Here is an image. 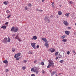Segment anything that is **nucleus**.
Listing matches in <instances>:
<instances>
[{"label":"nucleus","instance_id":"393cba45","mask_svg":"<svg viewBox=\"0 0 76 76\" xmlns=\"http://www.w3.org/2000/svg\"><path fill=\"white\" fill-rule=\"evenodd\" d=\"M61 38H62V39H64V38H66V36H65V35H63Z\"/></svg>","mask_w":76,"mask_h":76},{"label":"nucleus","instance_id":"473e14b6","mask_svg":"<svg viewBox=\"0 0 76 76\" xmlns=\"http://www.w3.org/2000/svg\"><path fill=\"white\" fill-rule=\"evenodd\" d=\"M5 72L6 73H7V72H9V69H6L5 70Z\"/></svg>","mask_w":76,"mask_h":76},{"label":"nucleus","instance_id":"4be33fe9","mask_svg":"<svg viewBox=\"0 0 76 76\" xmlns=\"http://www.w3.org/2000/svg\"><path fill=\"white\" fill-rule=\"evenodd\" d=\"M69 4H73V2L71 1H69Z\"/></svg>","mask_w":76,"mask_h":76},{"label":"nucleus","instance_id":"a18cd8bd","mask_svg":"<svg viewBox=\"0 0 76 76\" xmlns=\"http://www.w3.org/2000/svg\"><path fill=\"white\" fill-rule=\"evenodd\" d=\"M42 73L43 74H44V73H45V71H44V70H43L42 72Z\"/></svg>","mask_w":76,"mask_h":76},{"label":"nucleus","instance_id":"f704fd0d","mask_svg":"<svg viewBox=\"0 0 76 76\" xmlns=\"http://www.w3.org/2000/svg\"><path fill=\"white\" fill-rule=\"evenodd\" d=\"M63 60H61L59 61V62L60 63H62L63 62Z\"/></svg>","mask_w":76,"mask_h":76},{"label":"nucleus","instance_id":"aec40b11","mask_svg":"<svg viewBox=\"0 0 76 76\" xmlns=\"http://www.w3.org/2000/svg\"><path fill=\"white\" fill-rule=\"evenodd\" d=\"M58 14L59 15H61L62 14V13L60 11H58Z\"/></svg>","mask_w":76,"mask_h":76},{"label":"nucleus","instance_id":"c85d7f7f","mask_svg":"<svg viewBox=\"0 0 76 76\" xmlns=\"http://www.w3.org/2000/svg\"><path fill=\"white\" fill-rule=\"evenodd\" d=\"M51 67V64H49L48 66H47V68H50Z\"/></svg>","mask_w":76,"mask_h":76},{"label":"nucleus","instance_id":"a211bd4d","mask_svg":"<svg viewBox=\"0 0 76 76\" xmlns=\"http://www.w3.org/2000/svg\"><path fill=\"white\" fill-rule=\"evenodd\" d=\"M7 42H10V39L9 37L8 38V39L7 38Z\"/></svg>","mask_w":76,"mask_h":76},{"label":"nucleus","instance_id":"de8ad7c7","mask_svg":"<svg viewBox=\"0 0 76 76\" xmlns=\"http://www.w3.org/2000/svg\"><path fill=\"white\" fill-rule=\"evenodd\" d=\"M7 13H9V12H10V11H9V10H7Z\"/></svg>","mask_w":76,"mask_h":76},{"label":"nucleus","instance_id":"79ce46f5","mask_svg":"<svg viewBox=\"0 0 76 76\" xmlns=\"http://www.w3.org/2000/svg\"><path fill=\"white\" fill-rule=\"evenodd\" d=\"M8 23H9V22H7L5 23V25H8Z\"/></svg>","mask_w":76,"mask_h":76},{"label":"nucleus","instance_id":"4d7b16f0","mask_svg":"<svg viewBox=\"0 0 76 76\" xmlns=\"http://www.w3.org/2000/svg\"><path fill=\"white\" fill-rule=\"evenodd\" d=\"M18 39V40H19L20 39H19V38H18V39Z\"/></svg>","mask_w":76,"mask_h":76},{"label":"nucleus","instance_id":"a19ab883","mask_svg":"<svg viewBox=\"0 0 76 76\" xmlns=\"http://www.w3.org/2000/svg\"><path fill=\"white\" fill-rule=\"evenodd\" d=\"M23 62L24 63H26V62H27V61H26V60H24Z\"/></svg>","mask_w":76,"mask_h":76},{"label":"nucleus","instance_id":"603ef678","mask_svg":"<svg viewBox=\"0 0 76 76\" xmlns=\"http://www.w3.org/2000/svg\"><path fill=\"white\" fill-rule=\"evenodd\" d=\"M36 62H37V61H34V63H36Z\"/></svg>","mask_w":76,"mask_h":76},{"label":"nucleus","instance_id":"1a4fd4ad","mask_svg":"<svg viewBox=\"0 0 76 76\" xmlns=\"http://www.w3.org/2000/svg\"><path fill=\"white\" fill-rule=\"evenodd\" d=\"M37 39V36H33V38H31V39L32 40H33V39H34V40H36Z\"/></svg>","mask_w":76,"mask_h":76},{"label":"nucleus","instance_id":"4c0bfd02","mask_svg":"<svg viewBox=\"0 0 76 76\" xmlns=\"http://www.w3.org/2000/svg\"><path fill=\"white\" fill-rule=\"evenodd\" d=\"M15 58H16V60H19V58H20L17 57Z\"/></svg>","mask_w":76,"mask_h":76},{"label":"nucleus","instance_id":"f8f14e48","mask_svg":"<svg viewBox=\"0 0 76 76\" xmlns=\"http://www.w3.org/2000/svg\"><path fill=\"white\" fill-rule=\"evenodd\" d=\"M65 32L66 35H69V33H70V31H65Z\"/></svg>","mask_w":76,"mask_h":76},{"label":"nucleus","instance_id":"09e8293b","mask_svg":"<svg viewBox=\"0 0 76 76\" xmlns=\"http://www.w3.org/2000/svg\"><path fill=\"white\" fill-rule=\"evenodd\" d=\"M31 76H35V75L34 74H32L31 75Z\"/></svg>","mask_w":76,"mask_h":76},{"label":"nucleus","instance_id":"7ed1b4c3","mask_svg":"<svg viewBox=\"0 0 76 76\" xmlns=\"http://www.w3.org/2000/svg\"><path fill=\"white\" fill-rule=\"evenodd\" d=\"M44 20L45 22H48V23H50V19H49L47 17H45Z\"/></svg>","mask_w":76,"mask_h":76},{"label":"nucleus","instance_id":"f03ea898","mask_svg":"<svg viewBox=\"0 0 76 76\" xmlns=\"http://www.w3.org/2000/svg\"><path fill=\"white\" fill-rule=\"evenodd\" d=\"M11 31H13V32H16L18 31V27H13L11 29Z\"/></svg>","mask_w":76,"mask_h":76},{"label":"nucleus","instance_id":"052dcab7","mask_svg":"<svg viewBox=\"0 0 76 76\" xmlns=\"http://www.w3.org/2000/svg\"><path fill=\"white\" fill-rule=\"evenodd\" d=\"M53 17V16H52V17Z\"/></svg>","mask_w":76,"mask_h":76},{"label":"nucleus","instance_id":"c9c22d12","mask_svg":"<svg viewBox=\"0 0 76 76\" xmlns=\"http://www.w3.org/2000/svg\"><path fill=\"white\" fill-rule=\"evenodd\" d=\"M41 64L42 65V66H44V63L42 62L41 63Z\"/></svg>","mask_w":76,"mask_h":76},{"label":"nucleus","instance_id":"2f4dec72","mask_svg":"<svg viewBox=\"0 0 76 76\" xmlns=\"http://www.w3.org/2000/svg\"><path fill=\"white\" fill-rule=\"evenodd\" d=\"M56 51V50L55 49H53L51 51V53H54Z\"/></svg>","mask_w":76,"mask_h":76},{"label":"nucleus","instance_id":"bf43d9fd","mask_svg":"<svg viewBox=\"0 0 76 76\" xmlns=\"http://www.w3.org/2000/svg\"><path fill=\"white\" fill-rule=\"evenodd\" d=\"M59 75H61V74L59 73Z\"/></svg>","mask_w":76,"mask_h":76},{"label":"nucleus","instance_id":"cd10ccee","mask_svg":"<svg viewBox=\"0 0 76 76\" xmlns=\"http://www.w3.org/2000/svg\"><path fill=\"white\" fill-rule=\"evenodd\" d=\"M12 52H15V49L14 48H13L12 49Z\"/></svg>","mask_w":76,"mask_h":76},{"label":"nucleus","instance_id":"9d476101","mask_svg":"<svg viewBox=\"0 0 76 76\" xmlns=\"http://www.w3.org/2000/svg\"><path fill=\"white\" fill-rule=\"evenodd\" d=\"M42 41H44L45 42H48V41H47V39H46V38H42Z\"/></svg>","mask_w":76,"mask_h":76},{"label":"nucleus","instance_id":"9b49d317","mask_svg":"<svg viewBox=\"0 0 76 76\" xmlns=\"http://www.w3.org/2000/svg\"><path fill=\"white\" fill-rule=\"evenodd\" d=\"M45 45L46 46V47L47 48H48V42H46L45 43Z\"/></svg>","mask_w":76,"mask_h":76},{"label":"nucleus","instance_id":"ea45409f","mask_svg":"<svg viewBox=\"0 0 76 76\" xmlns=\"http://www.w3.org/2000/svg\"><path fill=\"white\" fill-rule=\"evenodd\" d=\"M10 16H11V15H8L7 17V18H8V19L9 18H10Z\"/></svg>","mask_w":76,"mask_h":76},{"label":"nucleus","instance_id":"5701e85b","mask_svg":"<svg viewBox=\"0 0 76 76\" xmlns=\"http://www.w3.org/2000/svg\"><path fill=\"white\" fill-rule=\"evenodd\" d=\"M26 66H23L22 67V69H23V70H25V69H26Z\"/></svg>","mask_w":76,"mask_h":76},{"label":"nucleus","instance_id":"f257e3e1","mask_svg":"<svg viewBox=\"0 0 76 76\" xmlns=\"http://www.w3.org/2000/svg\"><path fill=\"white\" fill-rule=\"evenodd\" d=\"M31 71L34 72L36 73L37 75H38V72H39L38 70L37 69V67L35 66H34V68H32L31 69Z\"/></svg>","mask_w":76,"mask_h":76},{"label":"nucleus","instance_id":"412c9836","mask_svg":"<svg viewBox=\"0 0 76 76\" xmlns=\"http://www.w3.org/2000/svg\"><path fill=\"white\" fill-rule=\"evenodd\" d=\"M29 9V7H27V6H26V7H25V9L24 10H27Z\"/></svg>","mask_w":76,"mask_h":76},{"label":"nucleus","instance_id":"bb28decb","mask_svg":"<svg viewBox=\"0 0 76 76\" xmlns=\"http://www.w3.org/2000/svg\"><path fill=\"white\" fill-rule=\"evenodd\" d=\"M62 41L63 42H66V41H67V39H63L62 40Z\"/></svg>","mask_w":76,"mask_h":76},{"label":"nucleus","instance_id":"13d9d810","mask_svg":"<svg viewBox=\"0 0 76 76\" xmlns=\"http://www.w3.org/2000/svg\"><path fill=\"white\" fill-rule=\"evenodd\" d=\"M59 6H60V7H61V5H59Z\"/></svg>","mask_w":76,"mask_h":76},{"label":"nucleus","instance_id":"58836bf2","mask_svg":"<svg viewBox=\"0 0 76 76\" xmlns=\"http://www.w3.org/2000/svg\"><path fill=\"white\" fill-rule=\"evenodd\" d=\"M53 49V48H51V49H50L49 50H50V51H52Z\"/></svg>","mask_w":76,"mask_h":76},{"label":"nucleus","instance_id":"dca6fc26","mask_svg":"<svg viewBox=\"0 0 76 76\" xmlns=\"http://www.w3.org/2000/svg\"><path fill=\"white\" fill-rule=\"evenodd\" d=\"M70 15V13H67L65 14V16H67V17H69V15Z\"/></svg>","mask_w":76,"mask_h":76},{"label":"nucleus","instance_id":"b1692460","mask_svg":"<svg viewBox=\"0 0 76 76\" xmlns=\"http://www.w3.org/2000/svg\"><path fill=\"white\" fill-rule=\"evenodd\" d=\"M62 57V56L60 55V54H59L58 55V58H61Z\"/></svg>","mask_w":76,"mask_h":76},{"label":"nucleus","instance_id":"ddd939ff","mask_svg":"<svg viewBox=\"0 0 76 76\" xmlns=\"http://www.w3.org/2000/svg\"><path fill=\"white\" fill-rule=\"evenodd\" d=\"M56 73V71H54L53 72L51 73V76H53L54 74H55Z\"/></svg>","mask_w":76,"mask_h":76},{"label":"nucleus","instance_id":"e2e57ef3","mask_svg":"<svg viewBox=\"0 0 76 76\" xmlns=\"http://www.w3.org/2000/svg\"><path fill=\"white\" fill-rule=\"evenodd\" d=\"M74 55H75V54H74Z\"/></svg>","mask_w":76,"mask_h":76},{"label":"nucleus","instance_id":"4468645a","mask_svg":"<svg viewBox=\"0 0 76 76\" xmlns=\"http://www.w3.org/2000/svg\"><path fill=\"white\" fill-rule=\"evenodd\" d=\"M3 62L4 63H5V64H7V63H8V61H7V60H5L3 61Z\"/></svg>","mask_w":76,"mask_h":76},{"label":"nucleus","instance_id":"6e6d98bb","mask_svg":"<svg viewBox=\"0 0 76 76\" xmlns=\"http://www.w3.org/2000/svg\"><path fill=\"white\" fill-rule=\"evenodd\" d=\"M58 75H57V74H56V76H58Z\"/></svg>","mask_w":76,"mask_h":76},{"label":"nucleus","instance_id":"49530a36","mask_svg":"<svg viewBox=\"0 0 76 76\" xmlns=\"http://www.w3.org/2000/svg\"><path fill=\"white\" fill-rule=\"evenodd\" d=\"M68 29H71V27H67Z\"/></svg>","mask_w":76,"mask_h":76},{"label":"nucleus","instance_id":"a878e982","mask_svg":"<svg viewBox=\"0 0 76 76\" xmlns=\"http://www.w3.org/2000/svg\"><path fill=\"white\" fill-rule=\"evenodd\" d=\"M58 54V52H57L55 53V56H57Z\"/></svg>","mask_w":76,"mask_h":76},{"label":"nucleus","instance_id":"c03bdc74","mask_svg":"<svg viewBox=\"0 0 76 76\" xmlns=\"http://www.w3.org/2000/svg\"><path fill=\"white\" fill-rule=\"evenodd\" d=\"M39 45H37L36 46L37 48H39Z\"/></svg>","mask_w":76,"mask_h":76},{"label":"nucleus","instance_id":"8fccbe9b","mask_svg":"<svg viewBox=\"0 0 76 76\" xmlns=\"http://www.w3.org/2000/svg\"><path fill=\"white\" fill-rule=\"evenodd\" d=\"M39 12H43V10H39Z\"/></svg>","mask_w":76,"mask_h":76},{"label":"nucleus","instance_id":"864d4df0","mask_svg":"<svg viewBox=\"0 0 76 76\" xmlns=\"http://www.w3.org/2000/svg\"><path fill=\"white\" fill-rule=\"evenodd\" d=\"M44 1H45V0H42V2H44Z\"/></svg>","mask_w":76,"mask_h":76},{"label":"nucleus","instance_id":"0eeeda50","mask_svg":"<svg viewBox=\"0 0 76 76\" xmlns=\"http://www.w3.org/2000/svg\"><path fill=\"white\" fill-rule=\"evenodd\" d=\"M36 44V43H31V45L32 46V47H33V48H34V49H35L36 48H35V45Z\"/></svg>","mask_w":76,"mask_h":76},{"label":"nucleus","instance_id":"6e6552de","mask_svg":"<svg viewBox=\"0 0 76 76\" xmlns=\"http://www.w3.org/2000/svg\"><path fill=\"white\" fill-rule=\"evenodd\" d=\"M7 37L4 38L3 40V42L4 43H7Z\"/></svg>","mask_w":76,"mask_h":76},{"label":"nucleus","instance_id":"f3484780","mask_svg":"<svg viewBox=\"0 0 76 76\" xmlns=\"http://www.w3.org/2000/svg\"><path fill=\"white\" fill-rule=\"evenodd\" d=\"M6 27H7L6 26H2L1 27V28H3L4 29H5L6 28Z\"/></svg>","mask_w":76,"mask_h":76},{"label":"nucleus","instance_id":"39448f33","mask_svg":"<svg viewBox=\"0 0 76 76\" xmlns=\"http://www.w3.org/2000/svg\"><path fill=\"white\" fill-rule=\"evenodd\" d=\"M21 54V53H20L15 54L14 56L15 58H17V57H18L20 56Z\"/></svg>","mask_w":76,"mask_h":76},{"label":"nucleus","instance_id":"37998d69","mask_svg":"<svg viewBox=\"0 0 76 76\" xmlns=\"http://www.w3.org/2000/svg\"><path fill=\"white\" fill-rule=\"evenodd\" d=\"M72 53H73V54H75V50H73L72 51Z\"/></svg>","mask_w":76,"mask_h":76},{"label":"nucleus","instance_id":"3c124183","mask_svg":"<svg viewBox=\"0 0 76 76\" xmlns=\"http://www.w3.org/2000/svg\"><path fill=\"white\" fill-rule=\"evenodd\" d=\"M58 59V57H56V60H57Z\"/></svg>","mask_w":76,"mask_h":76},{"label":"nucleus","instance_id":"5fc2aeb1","mask_svg":"<svg viewBox=\"0 0 76 76\" xmlns=\"http://www.w3.org/2000/svg\"><path fill=\"white\" fill-rule=\"evenodd\" d=\"M19 42H22V41L20 40V39L19 40Z\"/></svg>","mask_w":76,"mask_h":76},{"label":"nucleus","instance_id":"20e7f679","mask_svg":"<svg viewBox=\"0 0 76 76\" xmlns=\"http://www.w3.org/2000/svg\"><path fill=\"white\" fill-rule=\"evenodd\" d=\"M48 62L49 64H50L51 66H52L53 67L54 66V63L51 62V60H48Z\"/></svg>","mask_w":76,"mask_h":76},{"label":"nucleus","instance_id":"c756f323","mask_svg":"<svg viewBox=\"0 0 76 76\" xmlns=\"http://www.w3.org/2000/svg\"><path fill=\"white\" fill-rule=\"evenodd\" d=\"M52 7H54V2H53L52 4Z\"/></svg>","mask_w":76,"mask_h":76},{"label":"nucleus","instance_id":"680f3d73","mask_svg":"<svg viewBox=\"0 0 76 76\" xmlns=\"http://www.w3.org/2000/svg\"><path fill=\"white\" fill-rule=\"evenodd\" d=\"M31 54H32V53H31Z\"/></svg>","mask_w":76,"mask_h":76},{"label":"nucleus","instance_id":"e433bc0d","mask_svg":"<svg viewBox=\"0 0 76 76\" xmlns=\"http://www.w3.org/2000/svg\"><path fill=\"white\" fill-rule=\"evenodd\" d=\"M36 11H37V12H39L40 10H39L38 9V8H37L36 10Z\"/></svg>","mask_w":76,"mask_h":76},{"label":"nucleus","instance_id":"72a5a7b5","mask_svg":"<svg viewBox=\"0 0 76 76\" xmlns=\"http://www.w3.org/2000/svg\"><path fill=\"white\" fill-rule=\"evenodd\" d=\"M66 54H68V55H69V54H70V51H68L67 52Z\"/></svg>","mask_w":76,"mask_h":76},{"label":"nucleus","instance_id":"6ab92c4d","mask_svg":"<svg viewBox=\"0 0 76 76\" xmlns=\"http://www.w3.org/2000/svg\"><path fill=\"white\" fill-rule=\"evenodd\" d=\"M4 4H5V5H7V4H8V3L7 1H4Z\"/></svg>","mask_w":76,"mask_h":76},{"label":"nucleus","instance_id":"7c9ffc66","mask_svg":"<svg viewBox=\"0 0 76 76\" xmlns=\"http://www.w3.org/2000/svg\"><path fill=\"white\" fill-rule=\"evenodd\" d=\"M15 38V39H18V38H19V36L17 35Z\"/></svg>","mask_w":76,"mask_h":76},{"label":"nucleus","instance_id":"423d86ee","mask_svg":"<svg viewBox=\"0 0 76 76\" xmlns=\"http://www.w3.org/2000/svg\"><path fill=\"white\" fill-rule=\"evenodd\" d=\"M63 23L65 26H68L69 25V23L67 22V21H64L63 22Z\"/></svg>","mask_w":76,"mask_h":76},{"label":"nucleus","instance_id":"2eb2a0df","mask_svg":"<svg viewBox=\"0 0 76 76\" xmlns=\"http://www.w3.org/2000/svg\"><path fill=\"white\" fill-rule=\"evenodd\" d=\"M27 5L28 7H31L32 6V4L30 3L28 4H27Z\"/></svg>","mask_w":76,"mask_h":76}]
</instances>
